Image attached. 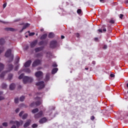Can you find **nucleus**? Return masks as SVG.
I'll list each match as a JSON object with an SVG mask.
<instances>
[{
  "label": "nucleus",
  "instance_id": "f257e3e1",
  "mask_svg": "<svg viewBox=\"0 0 128 128\" xmlns=\"http://www.w3.org/2000/svg\"><path fill=\"white\" fill-rule=\"evenodd\" d=\"M34 82V78L30 76H24L23 78V82L24 84H30Z\"/></svg>",
  "mask_w": 128,
  "mask_h": 128
},
{
  "label": "nucleus",
  "instance_id": "f03ea898",
  "mask_svg": "<svg viewBox=\"0 0 128 128\" xmlns=\"http://www.w3.org/2000/svg\"><path fill=\"white\" fill-rule=\"evenodd\" d=\"M5 56H6V58H10L9 62H12V60H14V55L12 54V50L10 49L8 50L6 52Z\"/></svg>",
  "mask_w": 128,
  "mask_h": 128
},
{
  "label": "nucleus",
  "instance_id": "7ed1b4c3",
  "mask_svg": "<svg viewBox=\"0 0 128 128\" xmlns=\"http://www.w3.org/2000/svg\"><path fill=\"white\" fill-rule=\"evenodd\" d=\"M36 86H38V88H44V82H40L36 83Z\"/></svg>",
  "mask_w": 128,
  "mask_h": 128
},
{
  "label": "nucleus",
  "instance_id": "20e7f679",
  "mask_svg": "<svg viewBox=\"0 0 128 128\" xmlns=\"http://www.w3.org/2000/svg\"><path fill=\"white\" fill-rule=\"evenodd\" d=\"M44 76V74L40 71H38L35 73V76L36 78H40V76Z\"/></svg>",
  "mask_w": 128,
  "mask_h": 128
},
{
  "label": "nucleus",
  "instance_id": "39448f33",
  "mask_svg": "<svg viewBox=\"0 0 128 128\" xmlns=\"http://www.w3.org/2000/svg\"><path fill=\"white\" fill-rule=\"evenodd\" d=\"M22 124H24V121L20 120V122L18 120H16V124L17 126V128H20V126H22Z\"/></svg>",
  "mask_w": 128,
  "mask_h": 128
},
{
  "label": "nucleus",
  "instance_id": "423d86ee",
  "mask_svg": "<svg viewBox=\"0 0 128 128\" xmlns=\"http://www.w3.org/2000/svg\"><path fill=\"white\" fill-rule=\"evenodd\" d=\"M40 62H42V61H40V60H36L34 62L32 66H38V64H40Z\"/></svg>",
  "mask_w": 128,
  "mask_h": 128
},
{
  "label": "nucleus",
  "instance_id": "0eeeda50",
  "mask_svg": "<svg viewBox=\"0 0 128 128\" xmlns=\"http://www.w3.org/2000/svg\"><path fill=\"white\" fill-rule=\"evenodd\" d=\"M40 62H42V61H40V60H36L34 62L32 66H38V64H40Z\"/></svg>",
  "mask_w": 128,
  "mask_h": 128
},
{
  "label": "nucleus",
  "instance_id": "6e6552de",
  "mask_svg": "<svg viewBox=\"0 0 128 128\" xmlns=\"http://www.w3.org/2000/svg\"><path fill=\"white\" fill-rule=\"evenodd\" d=\"M30 122H32V120H28L24 124V128H28L30 124Z\"/></svg>",
  "mask_w": 128,
  "mask_h": 128
},
{
  "label": "nucleus",
  "instance_id": "1a4fd4ad",
  "mask_svg": "<svg viewBox=\"0 0 128 128\" xmlns=\"http://www.w3.org/2000/svg\"><path fill=\"white\" fill-rule=\"evenodd\" d=\"M7 32H16V30L12 28H5Z\"/></svg>",
  "mask_w": 128,
  "mask_h": 128
},
{
  "label": "nucleus",
  "instance_id": "9d476101",
  "mask_svg": "<svg viewBox=\"0 0 128 128\" xmlns=\"http://www.w3.org/2000/svg\"><path fill=\"white\" fill-rule=\"evenodd\" d=\"M50 46L51 48H56V41L51 42Z\"/></svg>",
  "mask_w": 128,
  "mask_h": 128
},
{
  "label": "nucleus",
  "instance_id": "9b49d317",
  "mask_svg": "<svg viewBox=\"0 0 128 128\" xmlns=\"http://www.w3.org/2000/svg\"><path fill=\"white\" fill-rule=\"evenodd\" d=\"M42 116V111H41L38 112L37 114L35 115V118H40Z\"/></svg>",
  "mask_w": 128,
  "mask_h": 128
},
{
  "label": "nucleus",
  "instance_id": "f8f14e48",
  "mask_svg": "<svg viewBox=\"0 0 128 128\" xmlns=\"http://www.w3.org/2000/svg\"><path fill=\"white\" fill-rule=\"evenodd\" d=\"M30 64H32V61L30 60H28L27 62H26L24 66H25V68H28V66H30Z\"/></svg>",
  "mask_w": 128,
  "mask_h": 128
},
{
  "label": "nucleus",
  "instance_id": "ddd939ff",
  "mask_svg": "<svg viewBox=\"0 0 128 128\" xmlns=\"http://www.w3.org/2000/svg\"><path fill=\"white\" fill-rule=\"evenodd\" d=\"M44 122H46V118H44L40 120V124H44Z\"/></svg>",
  "mask_w": 128,
  "mask_h": 128
},
{
  "label": "nucleus",
  "instance_id": "4468645a",
  "mask_svg": "<svg viewBox=\"0 0 128 128\" xmlns=\"http://www.w3.org/2000/svg\"><path fill=\"white\" fill-rule=\"evenodd\" d=\"M15 88H16V84H12L10 86V88L11 90H14Z\"/></svg>",
  "mask_w": 128,
  "mask_h": 128
},
{
  "label": "nucleus",
  "instance_id": "2eb2a0df",
  "mask_svg": "<svg viewBox=\"0 0 128 128\" xmlns=\"http://www.w3.org/2000/svg\"><path fill=\"white\" fill-rule=\"evenodd\" d=\"M36 44H38V40H36L32 42L30 44L32 48H34V46H36Z\"/></svg>",
  "mask_w": 128,
  "mask_h": 128
},
{
  "label": "nucleus",
  "instance_id": "dca6fc26",
  "mask_svg": "<svg viewBox=\"0 0 128 128\" xmlns=\"http://www.w3.org/2000/svg\"><path fill=\"white\" fill-rule=\"evenodd\" d=\"M4 68V64H3L0 63V72Z\"/></svg>",
  "mask_w": 128,
  "mask_h": 128
},
{
  "label": "nucleus",
  "instance_id": "f3484780",
  "mask_svg": "<svg viewBox=\"0 0 128 128\" xmlns=\"http://www.w3.org/2000/svg\"><path fill=\"white\" fill-rule=\"evenodd\" d=\"M58 70V68H54L52 70V74H56V72Z\"/></svg>",
  "mask_w": 128,
  "mask_h": 128
},
{
  "label": "nucleus",
  "instance_id": "a211bd4d",
  "mask_svg": "<svg viewBox=\"0 0 128 128\" xmlns=\"http://www.w3.org/2000/svg\"><path fill=\"white\" fill-rule=\"evenodd\" d=\"M4 52V48L3 46H0V54Z\"/></svg>",
  "mask_w": 128,
  "mask_h": 128
},
{
  "label": "nucleus",
  "instance_id": "6ab92c4d",
  "mask_svg": "<svg viewBox=\"0 0 128 128\" xmlns=\"http://www.w3.org/2000/svg\"><path fill=\"white\" fill-rule=\"evenodd\" d=\"M28 26H30V24H24V26L22 30H26V28H28Z\"/></svg>",
  "mask_w": 128,
  "mask_h": 128
},
{
  "label": "nucleus",
  "instance_id": "aec40b11",
  "mask_svg": "<svg viewBox=\"0 0 128 128\" xmlns=\"http://www.w3.org/2000/svg\"><path fill=\"white\" fill-rule=\"evenodd\" d=\"M28 114H24L22 116V120H26V118H28Z\"/></svg>",
  "mask_w": 128,
  "mask_h": 128
},
{
  "label": "nucleus",
  "instance_id": "412c9836",
  "mask_svg": "<svg viewBox=\"0 0 128 128\" xmlns=\"http://www.w3.org/2000/svg\"><path fill=\"white\" fill-rule=\"evenodd\" d=\"M4 44V38L0 39V44L2 45Z\"/></svg>",
  "mask_w": 128,
  "mask_h": 128
},
{
  "label": "nucleus",
  "instance_id": "4be33fe9",
  "mask_svg": "<svg viewBox=\"0 0 128 128\" xmlns=\"http://www.w3.org/2000/svg\"><path fill=\"white\" fill-rule=\"evenodd\" d=\"M38 112V109L36 108V109L32 110V114H36V112Z\"/></svg>",
  "mask_w": 128,
  "mask_h": 128
},
{
  "label": "nucleus",
  "instance_id": "5701e85b",
  "mask_svg": "<svg viewBox=\"0 0 128 128\" xmlns=\"http://www.w3.org/2000/svg\"><path fill=\"white\" fill-rule=\"evenodd\" d=\"M54 34L52 32H50L48 34V38H54Z\"/></svg>",
  "mask_w": 128,
  "mask_h": 128
},
{
  "label": "nucleus",
  "instance_id": "b1692460",
  "mask_svg": "<svg viewBox=\"0 0 128 128\" xmlns=\"http://www.w3.org/2000/svg\"><path fill=\"white\" fill-rule=\"evenodd\" d=\"M48 36V35L46 34H44L43 36H42L40 38L41 40H44Z\"/></svg>",
  "mask_w": 128,
  "mask_h": 128
},
{
  "label": "nucleus",
  "instance_id": "393cba45",
  "mask_svg": "<svg viewBox=\"0 0 128 128\" xmlns=\"http://www.w3.org/2000/svg\"><path fill=\"white\" fill-rule=\"evenodd\" d=\"M12 64H9L8 65V68L9 70L10 71L12 70Z\"/></svg>",
  "mask_w": 128,
  "mask_h": 128
},
{
  "label": "nucleus",
  "instance_id": "a878e982",
  "mask_svg": "<svg viewBox=\"0 0 128 128\" xmlns=\"http://www.w3.org/2000/svg\"><path fill=\"white\" fill-rule=\"evenodd\" d=\"M10 124H16V120H10Z\"/></svg>",
  "mask_w": 128,
  "mask_h": 128
},
{
  "label": "nucleus",
  "instance_id": "bb28decb",
  "mask_svg": "<svg viewBox=\"0 0 128 128\" xmlns=\"http://www.w3.org/2000/svg\"><path fill=\"white\" fill-rule=\"evenodd\" d=\"M25 72H26L27 74H30L31 71L28 68H26L24 70Z\"/></svg>",
  "mask_w": 128,
  "mask_h": 128
},
{
  "label": "nucleus",
  "instance_id": "cd10ccee",
  "mask_svg": "<svg viewBox=\"0 0 128 128\" xmlns=\"http://www.w3.org/2000/svg\"><path fill=\"white\" fill-rule=\"evenodd\" d=\"M2 125L3 126L6 127L8 126V122H4L2 124Z\"/></svg>",
  "mask_w": 128,
  "mask_h": 128
},
{
  "label": "nucleus",
  "instance_id": "c85d7f7f",
  "mask_svg": "<svg viewBox=\"0 0 128 128\" xmlns=\"http://www.w3.org/2000/svg\"><path fill=\"white\" fill-rule=\"evenodd\" d=\"M28 32L30 36H34L35 33L34 32H30V31H28Z\"/></svg>",
  "mask_w": 128,
  "mask_h": 128
},
{
  "label": "nucleus",
  "instance_id": "c756f323",
  "mask_svg": "<svg viewBox=\"0 0 128 128\" xmlns=\"http://www.w3.org/2000/svg\"><path fill=\"white\" fill-rule=\"evenodd\" d=\"M42 48H36L35 50L36 52H40V50H42Z\"/></svg>",
  "mask_w": 128,
  "mask_h": 128
},
{
  "label": "nucleus",
  "instance_id": "7c9ffc66",
  "mask_svg": "<svg viewBox=\"0 0 128 128\" xmlns=\"http://www.w3.org/2000/svg\"><path fill=\"white\" fill-rule=\"evenodd\" d=\"M5 74H6V72H2L0 74V78H4Z\"/></svg>",
  "mask_w": 128,
  "mask_h": 128
},
{
  "label": "nucleus",
  "instance_id": "2f4dec72",
  "mask_svg": "<svg viewBox=\"0 0 128 128\" xmlns=\"http://www.w3.org/2000/svg\"><path fill=\"white\" fill-rule=\"evenodd\" d=\"M24 74H21L19 77H18V79L19 80H22V78H24Z\"/></svg>",
  "mask_w": 128,
  "mask_h": 128
},
{
  "label": "nucleus",
  "instance_id": "473e14b6",
  "mask_svg": "<svg viewBox=\"0 0 128 128\" xmlns=\"http://www.w3.org/2000/svg\"><path fill=\"white\" fill-rule=\"evenodd\" d=\"M6 86H6V84H2V88H6Z\"/></svg>",
  "mask_w": 128,
  "mask_h": 128
},
{
  "label": "nucleus",
  "instance_id": "72a5a7b5",
  "mask_svg": "<svg viewBox=\"0 0 128 128\" xmlns=\"http://www.w3.org/2000/svg\"><path fill=\"white\" fill-rule=\"evenodd\" d=\"M24 114V112L22 111L21 112H20L19 114V116H22V114Z\"/></svg>",
  "mask_w": 128,
  "mask_h": 128
},
{
  "label": "nucleus",
  "instance_id": "f704fd0d",
  "mask_svg": "<svg viewBox=\"0 0 128 128\" xmlns=\"http://www.w3.org/2000/svg\"><path fill=\"white\" fill-rule=\"evenodd\" d=\"M46 80H50V74H47L46 75Z\"/></svg>",
  "mask_w": 128,
  "mask_h": 128
},
{
  "label": "nucleus",
  "instance_id": "c9c22d12",
  "mask_svg": "<svg viewBox=\"0 0 128 128\" xmlns=\"http://www.w3.org/2000/svg\"><path fill=\"white\" fill-rule=\"evenodd\" d=\"M24 96H21V97L20 98V102H24Z\"/></svg>",
  "mask_w": 128,
  "mask_h": 128
},
{
  "label": "nucleus",
  "instance_id": "e433bc0d",
  "mask_svg": "<svg viewBox=\"0 0 128 128\" xmlns=\"http://www.w3.org/2000/svg\"><path fill=\"white\" fill-rule=\"evenodd\" d=\"M12 74H10L8 75V80H12Z\"/></svg>",
  "mask_w": 128,
  "mask_h": 128
},
{
  "label": "nucleus",
  "instance_id": "4c0bfd02",
  "mask_svg": "<svg viewBox=\"0 0 128 128\" xmlns=\"http://www.w3.org/2000/svg\"><path fill=\"white\" fill-rule=\"evenodd\" d=\"M77 12L78 14H82V10L80 9L78 10Z\"/></svg>",
  "mask_w": 128,
  "mask_h": 128
},
{
  "label": "nucleus",
  "instance_id": "58836bf2",
  "mask_svg": "<svg viewBox=\"0 0 128 128\" xmlns=\"http://www.w3.org/2000/svg\"><path fill=\"white\" fill-rule=\"evenodd\" d=\"M15 104H18V98H16L14 99Z\"/></svg>",
  "mask_w": 128,
  "mask_h": 128
},
{
  "label": "nucleus",
  "instance_id": "ea45409f",
  "mask_svg": "<svg viewBox=\"0 0 128 128\" xmlns=\"http://www.w3.org/2000/svg\"><path fill=\"white\" fill-rule=\"evenodd\" d=\"M32 128H38V124H33L32 125Z\"/></svg>",
  "mask_w": 128,
  "mask_h": 128
},
{
  "label": "nucleus",
  "instance_id": "a19ab883",
  "mask_svg": "<svg viewBox=\"0 0 128 128\" xmlns=\"http://www.w3.org/2000/svg\"><path fill=\"white\" fill-rule=\"evenodd\" d=\"M110 24H114V20L112 19L110 20Z\"/></svg>",
  "mask_w": 128,
  "mask_h": 128
},
{
  "label": "nucleus",
  "instance_id": "79ce46f5",
  "mask_svg": "<svg viewBox=\"0 0 128 128\" xmlns=\"http://www.w3.org/2000/svg\"><path fill=\"white\" fill-rule=\"evenodd\" d=\"M40 104H42V102L38 101V102H36V106H40Z\"/></svg>",
  "mask_w": 128,
  "mask_h": 128
},
{
  "label": "nucleus",
  "instance_id": "37998d69",
  "mask_svg": "<svg viewBox=\"0 0 128 128\" xmlns=\"http://www.w3.org/2000/svg\"><path fill=\"white\" fill-rule=\"evenodd\" d=\"M4 100V97L0 96V100Z\"/></svg>",
  "mask_w": 128,
  "mask_h": 128
},
{
  "label": "nucleus",
  "instance_id": "c03bdc74",
  "mask_svg": "<svg viewBox=\"0 0 128 128\" xmlns=\"http://www.w3.org/2000/svg\"><path fill=\"white\" fill-rule=\"evenodd\" d=\"M103 48L104 50H106V48H108V46L106 45H104Z\"/></svg>",
  "mask_w": 128,
  "mask_h": 128
},
{
  "label": "nucleus",
  "instance_id": "a18cd8bd",
  "mask_svg": "<svg viewBox=\"0 0 128 128\" xmlns=\"http://www.w3.org/2000/svg\"><path fill=\"white\" fill-rule=\"evenodd\" d=\"M15 112L18 114V112H20V108H18L17 109H16Z\"/></svg>",
  "mask_w": 128,
  "mask_h": 128
},
{
  "label": "nucleus",
  "instance_id": "49530a36",
  "mask_svg": "<svg viewBox=\"0 0 128 128\" xmlns=\"http://www.w3.org/2000/svg\"><path fill=\"white\" fill-rule=\"evenodd\" d=\"M52 66H54V68H56L58 66V65L56 63H54L52 64Z\"/></svg>",
  "mask_w": 128,
  "mask_h": 128
},
{
  "label": "nucleus",
  "instance_id": "de8ad7c7",
  "mask_svg": "<svg viewBox=\"0 0 128 128\" xmlns=\"http://www.w3.org/2000/svg\"><path fill=\"white\" fill-rule=\"evenodd\" d=\"M120 18L122 19V18H124V14H120Z\"/></svg>",
  "mask_w": 128,
  "mask_h": 128
},
{
  "label": "nucleus",
  "instance_id": "09e8293b",
  "mask_svg": "<svg viewBox=\"0 0 128 128\" xmlns=\"http://www.w3.org/2000/svg\"><path fill=\"white\" fill-rule=\"evenodd\" d=\"M6 4L5 3V4H3V8H6Z\"/></svg>",
  "mask_w": 128,
  "mask_h": 128
},
{
  "label": "nucleus",
  "instance_id": "8fccbe9b",
  "mask_svg": "<svg viewBox=\"0 0 128 128\" xmlns=\"http://www.w3.org/2000/svg\"><path fill=\"white\" fill-rule=\"evenodd\" d=\"M110 76L111 78H114V74H110Z\"/></svg>",
  "mask_w": 128,
  "mask_h": 128
},
{
  "label": "nucleus",
  "instance_id": "3c124183",
  "mask_svg": "<svg viewBox=\"0 0 128 128\" xmlns=\"http://www.w3.org/2000/svg\"><path fill=\"white\" fill-rule=\"evenodd\" d=\"M91 120H94V116H91Z\"/></svg>",
  "mask_w": 128,
  "mask_h": 128
},
{
  "label": "nucleus",
  "instance_id": "603ef678",
  "mask_svg": "<svg viewBox=\"0 0 128 128\" xmlns=\"http://www.w3.org/2000/svg\"><path fill=\"white\" fill-rule=\"evenodd\" d=\"M11 128H16V126L15 125H13Z\"/></svg>",
  "mask_w": 128,
  "mask_h": 128
},
{
  "label": "nucleus",
  "instance_id": "864d4df0",
  "mask_svg": "<svg viewBox=\"0 0 128 128\" xmlns=\"http://www.w3.org/2000/svg\"><path fill=\"white\" fill-rule=\"evenodd\" d=\"M30 106H34V103H32V104H30Z\"/></svg>",
  "mask_w": 128,
  "mask_h": 128
},
{
  "label": "nucleus",
  "instance_id": "5fc2aeb1",
  "mask_svg": "<svg viewBox=\"0 0 128 128\" xmlns=\"http://www.w3.org/2000/svg\"><path fill=\"white\" fill-rule=\"evenodd\" d=\"M98 31L99 32H102V30H100V29H99V30H98Z\"/></svg>",
  "mask_w": 128,
  "mask_h": 128
},
{
  "label": "nucleus",
  "instance_id": "6e6d98bb",
  "mask_svg": "<svg viewBox=\"0 0 128 128\" xmlns=\"http://www.w3.org/2000/svg\"><path fill=\"white\" fill-rule=\"evenodd\" d=\"M100 2H104V0H100Z\"/></svg>",
  "mask_w": 128,
  "mask_h": 128
},
{
  "label": "nucleus",
  "instance_id": "4d7b16f0",
  "mask_svg": "<svg viewBox=\"0 0 128 128\" xmlns=\"http://www.w3.org/2000/svg\"><path fill=\"white\" fill-rule=\"evenodd\" d=\"M103 32H106V28H104L103 29Z\"/></svg>",
  "mask_w": 128,
  "mask_h": 128
},
{
  "label": "nucleus",
  "instance_id": "13d9d810",
  "mask_svg": "<svg viewBox=\"0 0 128 128\" xmlns=\"http://www.w3.org/2000/svg\"><path fill=\"white\" fill-rule=\"evenodd\" d=\"M76 36L77 38H78V36H80V34H76Z\"/></svg>",
  "mask_w": 128,
  "mask_h": 128
},
{
  "label": "nucleus",
  "instance_id": "bf43d9fd",
  "mask_svg": "<svg viewBox=\"0 0 128 128\" xmlns=\"http://www.w3.org/2000/svg\"><path fill=\"white\" fill-rule=\"evenodd\" d=\"M61 38H62V39H64V36H62Z\"/></svg>",
  "mask_w": 128,
  "mask_h": 128
},
{
  "label": "nucleus",
  "instance_id": "052dcab7",
  "mask_svg": "<svg viewBox=\"0 0 128 128\" xmlns=\"http://www.w3.org/2000/svg\"><path fill=\"white\" fill-rule=\"evenodd\" d=\"M40 30H41V32H44V29L42 28V29Z\"/></svg>",
  "mask_w": 128,
  "mask_h": 128
},
{
  "label": "nucleus",
  "instance_id": "680f3d73",
  "mask_svg": "<svg viewBox=\"0 0 128 128\" xmlns=\"http://www.w3.org/2000/svg\"><path fill=\"white\" fill-rule=\"evenodd\" d=\"M86 70H88V68H85Z\"/></svg>",
  "mask_w": 128,
  "mask_h": 128
},
{
  "label": "nucleus",
  "instance_id": "e2e57ef3",
  "mask_svg": "<svg viewBox=\"0 0 128 128\" xmlns=\"http://www.w3.org/2000/svg\"><path fill=\"white\" fill-rule=\"evenodd\" d=\"M0 128H2V126H0Z\"/></svg>",
  "mask_w": 128,
  "mask_h": 128
},
{
  "label": "nucleus",
  "instance_id": "0e129e2a",
  "mask_svg": "<svg viewBox=\"0 0 128 128\" xmlns=\"http://www.w3.org/2000/svg\"><path fill=\"white\" fill-rule=\"evenodd\" d=\"M20 72H22V71L19 72L18 74H20Z\"/></svg>",
  "mask_w": 128,
  "mask_h": 128
},
{
  "label": "nucleus",
  "instance_id": "69168bd1",
  "mask_svg": "<svg viewBox=\"0 0 128 128\" xmlns=\"http://www.w3.org/2000/svg\"><path fill=\"white\" fill-rule=\"evenodd\" d=\"M19 62V60H18V59L17 60V62Z\"/></svg>",
  "mask_w": 128,
  "mask_h": 128
},
{
  "label": "nucleus",
  "instance_id": "338daca9",
  "mask_svg": "<svg viewBox=\"0 0 128 128\" xmlns=\"http://www.w3.org/2000/svg\"><path fill=\"white\" fill-rule=\"evenodd\" d=\"M126 86H127V88H128V84H127Z\"/></svg>",
  "mask_w": 128,
  "mask_h": 128
},
{
  "label": "nucleus",
  "instance_id": "774afa93",
  "mask_svg": "<svg viewBox=\"0 0 128 128\" xmlns=\"http://www.w3.org/2000/svg\"><path fill=\"white\" fill-rule=\"evenodd\" d=\"M26 38H28V36H26Z\"/></svg>",
  "mask_w": 128,
  "mask_h": 128
}]
</instances>
